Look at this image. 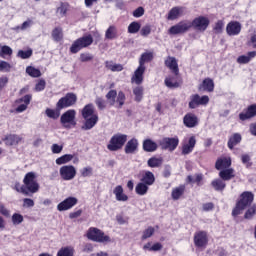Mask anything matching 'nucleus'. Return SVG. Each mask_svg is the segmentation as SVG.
I'll return each instance as SVG.
<instances>
[{"instance_id":"obj_46","label":"nucleus","mask_w":256,"mask_h":256,"mask_svg":"<svg viewBox=\"0 0 256 256\" xmlns=\"http://www.w3.org/2000/svg\"><path fill=\"white\" fill-rule=\"evenodd\" d=\"M163 164V160L161 158H155L152 157L148 160V167H161V165Z\"/></svg>"},{"instance_id":"obj_3","label":"nucleus","mask_w":256,"mask_h":256,"mask_svg":"<svg viewBox=\"0 0 256 256\" xmlns=\"http://www.w3.org/2000/svg\"><path fill=\"white\" fill-rule=\"evenodd\" d=\"M23 183L28 193L39 192V183L37 182V174L35 172H28L23 179Z\"/></svg>"},{"instance_id":"obj_22","label":"nucleus","mask_w":256,"mask_h":256,"mask_svg":"<svg viewBox=\"0 0 256 256\" xmlns=\"http://www.w3.org/2000/svg\"><path fill=\"white\" fill-rule=\"evenodd\" d=\"M137 149H139V140H137L136 138H132L126 143L125 153L127 155H133V153H135Z\"/></svg>"},{"instance_id":"obj_34","label":"nucleus","mask_w":256,"mask_h":256,"mask_svg":"<svg viewBox=\"0 0 256 256\" xmlns=\"http://www.w3.org/2000/svg\"><path fill=\"white\" fill-rule=\"evenodd\" d=\"M165 85L166 87H169V89H175L179 87V82H177V75L174 74V76L166 77Z\"/></svg>"},{"instance_id":"obj_8","label":"nucleus","mask_w":256,"mask_h":256,"mask_svg":"<svg viewBox=\"0 0 256 256\" xmlns=\"http://www.w3.org/2000/svg\"><path fill=\"white\" fill-rule=\"evenodd\" d=\"M59 173L63 181H73L77 175V169L73 165H64L60 167Z\"/></svg>"},{"instance_id":"obj_36","label":"nucleus","mask_w":256,"mask_h":256,"mask_svg":"<svg viewBox=\"0 0 256 256\" xmlns=\"http://www.w3.org/2000/svg\"><path fill=\"white\" fill-rule=\"evenodd\" d=\"M239 143H241V134L235 133L229 138L228 147L229 149H233V147L239 145Z\"/></svg>"},{"instance_id":"obj_7","label":"nucleus","mask_w":256,"mask_h":256,"mask_svg":"<svg viewBox=\"0 0 256 256\" xmlns=\"http://www.w3.org/2000/svg\"><path fill=\"white\" fill-rule=\"evenodd\" d=\"M210 23L211 22L209 21L208 17L198 16L192 22H190V25L193 27V29H195V31H200V33H203L207 31Z\"/></svg>"},{"instance_id":"obj_64","label":"nucleus","mask_w":256,"mask_h":256,"mask_svg":"<svg viewBox=\"0 0 256 256\" xmlns=\"http://www.w3.org/2000/svg\"><path fill=\"white\" fill-rule=\"evenodd\" d=\"M57 14L60 17H65V15L67 14V4H61L58 8H57Z\"/></svg>"},{"instance_id":"obj_35","label":"nucleus","mask_w":256,"mask_h":256,"mask_svg":"<svg viewBox=\"0 0 256 256\" xmlns=\"http://www.w3.org/2000/svg\"><path fill=\"white\" fill-rule=\"evenodd\" d=\"M142 183H144L145 185H153V183H155V175H153V172L147 171L145 172V174L143 175L142 179H141Z\"/></svg>"},{"instance_id":"obj_56","label":"nucleus","mask_w":256,"mask_h":256,"mask_svg":"<svg viewBox=\"0 0 256 256\" xmlns=\"http://www.w3.org/2000/svg\"><path fill=\"white\" fill-rule=\"evenodd\" d=\"M0 71L4 73H9L11 71V64H9V62L0 60Z\"/></svg>"},{"instance_id":"obj_11","label":"nucleus","mask_w":256,"mask_h":256,"mask_svg":"<svg viewBox=\"0 0 256 256\" xmlns=\"http://www.w3.org/2000/svg\"><path fill=\"white\" fill-rule=\"evenodd\" d=\"M189 107L190 109H197L199 105H207L209 103V96H199V94H194L190 97Z\"/></svg>"},{"instance_id":"obj_49","label":"nucleus","mask_w":256,"mask_h":256,"mask_svg":"<svg viewBox=\"0 0 256 256\" xmlns=\"http://www.w3.org/2000/svg\"><path fill=\"white\" fill-rule=\"evenodd\" d=\"M212 187H214L216 191H223V189H225V182L220 179L214 180L212 181Z\"/></svg>"},{"instance_id":"obj_51","label":"nucleus","mask_w":256,"mask_h":256,"mask_svg":"<svg viewBox=\"0 0 256 256\" xmlns=\"http://www.w3.org/2000/svg\"><path fill=\"white\" fill-rule=\"evenodd\" d=\"M117 97V91L110 90L106 94V99L109 101L110 105H115V98Z\"/></svg>"},{"instance_id":"obj_40","label":"nucleus","mask_w":256,"mask_h":256,"mask_svg":"<svg viewBox=\"0 0 256 256\" xmlns=\"http://www.w3.org/2000/svg\"><path fill=\"white\" fill-rule=\"evenodd\" d=\"M71 161H73V155L72 154H65V155L56 159V165H65V164H67Z\"/></svg>"},{"instance_id":"obj_25","label":"nucleus","mask_w":256,"mask_h":256,"mask_svg":"<svg viewBox=\"0 0 256 256\" xmlns=\"http://www.w3.org/2000/svg\"><path fill=\"white\" fill-rule=\"evenodd\" d=\"M85 122L84 125L82 126V129L84 131H90V129H93L95 125H97V122L99 121V116H91L88 118H84Z\"/></svg>"},{"instance_id":"obj_63","label":"nucleus","mask_w":256,"mask_h":256,"mask_svg":"<svg viewBox=\"0 0 256 256\" xmlns=\"http://www.w3.org/2000/svg\"><path fill=\"white\" fill-rule=\"evenodd\" d=\"M153 233H155V228H153V227H148V228L143 232L142 239H143V240L149 239V237H151V236L153 235Z\"/></svg>"},{"instance_id":"obj_13","label":"nucleus","mask_w":256,"mask_h":256,"mask_svg":"<svg viewBox=\"0 0 256 256\" xmlns=\"http://www.w3.org/2000/svg\"><path fill=\"white\" fill-rule=\"evenodd\" d=\"M207 243H209V239L207 238V232L198 231L194 234V244L196 247L200 249H205L207 247Z\"/></svg>"},{"instance_id":"obj_30","label":"nucleus","mask_w":256,"mask_h":256,"mask_svg":"<svg viewBox=\"0 0 256 256\" xmlns=\"http://www.w3.org/2000/svg\"><path fill=\"white\" fill-rule=\"evenodd\" d=\"M183 193H185V186L180 185L172 189L171 197L174 201H179L183 196Z\"/></svg>"},{"instance_id":"obj_17","label":"nucleus","mask_w":256,"mask_h":256,"mask_svg":"<svg viewBox=\"0 0 256 256\" xmlns=\"http://www.w3.org/2000/svg\"><path fill=\"white\" fill-rule=\"evenodd\" d=\"M145 69L146 68L143 66H138L132 75L131 83H135V85H141V83H143V75H145Z\"/></svg>"},{"instance_id":"obj_1","label":"nucleus","mask_w":256,"mask_h":256,"mask_svg":"<svg viewBox=\"0 0 256 256\" xmlns=\"http://www.w3.org/2000/svg\"><path fill=\"white\" fill-rule=\"evenodd\" d=\"M253 199H254L253 193L251 192L242 193L240 201L237 202L236 207L232 211L233 217H237V215H241V213H243V211H245V209H247V207H249V205L253 203Z\"/></svg>"},{"instance_id":"obj_14","label":"nucleus","mask_w":256,"mask_h":256,"mask_svg":"<svg viewBox=\"0 0 256 256\" xmlns=\"http://www.w3.org/2000/svg\"><path fill=\"white\" fill-rule=\"evenodd\" d=\"M191 29V22H180L169 29L170 35H179Z\"/></svg>"},{"instance_id":"obj_2","label":"nucleus","mask_w":256,"mask_h":256,"mask_svg":"<svg viewBox=\"0 0 256 256\" xmlns=\"http://www.w3.org/2000/svg\"><path fill=\"white\" fill-rule=\"evenodd\" d=\"M87 238L90 239V241H95L96 243H111V237H109V235H105V232L95 227L89 228Z\"/></svg>"},{"instance_id":"obj_20","label":"nucleus","mask_w":256,"mask_h":256,"mask_svg":"<svg viewBox=\"0 0 256 256\" xmlns=\"http://www.w3.org/2000/svg\"><path fill=\"white\" fill-rule=\"evenodd\" d=\"M165 65L172 71V73H174V75H179V64L175 57L168 56L165 60Z\"/></svg>"},{"instance_id":"obj_61","label":"nucleus","mask_w":256,"mask_h":256,"mask_svg":"<svg viewBox=\"0 0 256 256\" xmlns=\"http://www.w3.org/2000/svg\"><path fill=\"white\" fill-rule=\"evenodd\" d=\"M15 190L18 192V193H23V195H29V191H27V188L24 185H21L20 183H16L15 184Z\"/></svg>"},{"instance_id":"obj_10","label":"nucleus","mask_w":256,"mask_h":256,"mask_svg":"<svg viewBox=\"0 0 256 256\" xmlns=\"http://www.w3.org/2000/svg\"><path fill=\"white\" fill-rule=\"evenodd\" d=\"M160 146L162 149H167L168 151H175L179 146V137L175 136L173 138H163L160 141Z\"/></svg>"},{"instance_id":"obj_32","label":"nucleus","mask_w":256,"mask_h":256,"mask_svg":"<svg viewBox=\"0 0 256 256\" xmlns=\"http://www.w3.org/2000/svg\"><path fill=\"white\" fill-rule=\"evenodd\" d=\"M143 149L147 153H153V151H157V143L153 142L151 139H146L143 142Z\"/></svg>"},{"instance_id":"obj_45","label":"nucleus","mask_w":256,"mask_h":256,"mask_svg":"<svg viewBox=\"0 0 256 256\" xmlns=\"http://www.w3.org/2000/svg\"><path fill=\"white\" fill-rule=\"evenodd\" d=\"M106 67H107V69H110V71H113V72H119L123 69V65L115 64L111 61L106 62Z\"/></svg>"},{"instance_id":"obj_58","label":"nucleus","mask_w":256,"mask_h":256,"mask_svg":"<svg viewBox=\"0 0 256 256\" xmlns=\"http://www.w3.org/2000/svg\"><path fill=\"white\" fill-rule=\"evenodd\" d=\"M23 221V215L19 213H15L12 215V223L13 225H21V222Z\"/></svg>"},{"instance_id":"obj_33","label":"nucleus","mask_w":256,"mask_h":256,"mask_svg":"<svg viewBox=\"0 0 256 256\" xmlns=\"http://www.w3.org/2000/svg\"><path fill=\"white\" fill-rule=\"evenodd\" d=\"M256 57V51L248 52L247 55H242L237 58V63H240L241 65H245L246 63H249L252 59Z\"/></svg>"},{"instance_id":"obj_37","label":"nucleus","mask_w":256,"mask_h":256,"mask_svg":"<svg viewBox=\"0 0 256 256\" xmlns=\"http://www.w3.org/2000/svg\"><path fill=\"white\" fill-rule=\"evenodd\" d=\"M149 61H153V53L151 52L143 53L139 59V66L145 67V63H149Z\"/></svg>"},{"instance_id":"obj_44","label":"nucleus","mask_w":256,"mask_h":256,"mask_svg":"<svg viewBox=\"0 0 256 256\" xmlns=\"http://www.w3.org/2000/svg\"><path fill=\"white\" fill-rule=\"evenodd\" d=\"M114 105L118 109H121V107H123V105H125V93H123L121 91L118 92L117 99H116Z\"/></svg>"},{"instance_id":"obj_50","label":"nucleus","mask_w":256,"mask_h":256,"mask_svg":"<svg viewBox=\"0 0 256 256\" xmlns=\"http://www.w3.org/2000/svg\"><path fill=\"white\" fill-rule=\"evenodd\" d=\"M255 215H256V204H253L250 208H248L244 217L245 219H253Z\"/></svg>"},{"instance_id":"obj_55","label":"nucleus","mask_w":256,"mask_h":256,"mask_svg":"<svg viewBox=\"0 0 256 256\" xmlns=\"http://www.w3.org/2000/svg\"><path fill=\"white\" fill-rule=\"evenodd\" d=\"M188 183H201L203 180V175L201 174H196L194 176H188Z\"/></svg>"},{"instance_id":"obj_38","label":"nucleus","mask_w":256,"mask_h":256,"mask_svg":"<svg viewBox=\"0 0 256 256\" xmlns=\"http://www.w3.org/2000/svg\"><path fill=\"white\" fill-rule=\"evenodd\" d=\"M6 145H19L21 143V138L18 135L11 134L5 139Z\"/></svg>"},{"instance_id":"obj_43","label":"nucleus","mask_w":256,"mask_h":256,"mask_svg":"<svg viewBox=\"0 0 256 256\" xmlns=\"http://www.w3.org/2000/svg\"><path fill=\"white\" fill-rule=\"evenodd\" d=\"M143 86H136L133 88V94L135 95V101L138 103L143 99Z\"/></svg>"},{"instance_id":"obj_53","label":"nucleus","mask_w":256,"mask_h":256,"mask_svg":"<svg viewBox=\"0 0 256 256\" xmlns=\"http://www.w3.org/2000/svg\"><path fill=\"white\" fill-rule=\"evenodd\" d=\"M82 177H91L93 175V168L91 166L84 167L80 170Z\"/></svg>"},{"instance_id":"obj_15","label":"nucleus","mask_w":256,"mask_h":256,"mask_svg":"<svg viewBox=\"0 0 256 256\" xmlns=\"http://www.w3.org/2000/svg\"><path fill=\"white\" fill-rule=\"evenodd\" d=\"M33 96L31 94H27L22 98H19L16 100V113H23L24 111H27V107H29V103H31V99Z\"/></svg>"},{"instance_id":"obj_28","label":"nucleus","mask_w":256,"mask_h":256,"mask_svg":"<svg viewBox=\"0 0 256 256\" xmlns=\"http://www.w3.org/2000/svg\"><path fill=\"white\" fill-rule=\"evenodd\" d=\"M119 37V31L117 30V27L111 25L105 32V39H109L110 41H113V39H117Z\"/></svg>"},{"instance_id":"obj_60","label":"nucleus","mask_w":256,"mask_h":256,"mask_svg":"<svg viewBox=\"0 0 256 256\" xmlns=\"http://www.w3.org/2000/svg\"><path fill=\"white\" fill-rule=\"evenodd\" d=\"M5 55H13V49L9 46H2L0 51V57H5Z\"/></svg>"},{"instance_id":"obj_47","label":"nucleus","mask_w":256,"mask_h":256,"mask_svg":"<svg viewBox=\"0 0 256 256\" xmlns=\"http://www.w3.org/2000/svg\"><path fill=\"white\" fill-rule=\"evenodd\" d=\"M140 29H141V24L139 22H132L128 26V33H131V34L139 33Z\"/></svg>"},{"instance_id":"obj_57","label":"nucleus","mask_w":256,"mask_h":256,"mask_svg":"<svg viewBox=\"0 0 256 256\" xmlns=\"http://www.w3.org/2000/svg\"><path fill=\"white\" fill-rule=\"evenodd\" d=\"M33 55V51L32 50H19L18 51V57H20V59H29V57H31Z\"/></svg>"},{"instance_id":"obj_26","label":"nucleus","mask_w":256,"mask_h":256,"mask_svg":"<svg viewBox=\"0 0 256 256\" xmlns=\"http://www.w3.org/2000/svg\"><path fill=\"white\" fill-rule=\"evenodd\" d=\"M113 194L116 197V201H122V202L129 201V196L125 194L123 190V186L121 185H118L114 188Z\"/></svg>"},{"instance_id":"obj_23","label":"nucleus","mask_w":256,"mask_h":256,"mask_svg":"<svg viewBox=\"0 0 256 256\" xmlns=\"http://www.w3.org/2000/svg\"><path fill=\"white\" fill-rule=\"evenodd\" d=\"M196 144L197 140L195 139V136L190 137L188 143H184L182 146V154L189 155V153H193Z\"/></svg>"},{"instance_id":"obj_18","label":"nucleus","mask_w":256,"mask_h":256,"mask_svg":"<svg viewBox=\"0 0 256 256\" xmlns=\"http://www.w3.org/2000/svg\"><path fill=\"white\" fill-rule=\"evenodd\" d=\"M199 91H206L207 93H213L215 89V82L211 78H205L198 87Z\"/></svg>"},{"instance_id":"obj_27","label":"nucleus","mask_w":256,"mask_h":256,"mask_svg":"<svg viewBox=\"0 0 256 256\" xmlns=\"http://www.w3.org/2000/svg\"><path fill=\"white\" fill-rule=\"evenodd\" d=\"M183 15V7H173L167 16L168 21H175V19H179V16Z\"/></svg>"},{"instance_id":"obj_4","label":"nucleus","mask_w":256,"mask_h":256,"mask_svg":"<svg viewBox=\"0 0 256 256\" xmlns=\"http://www.w3.org/2000/svg\"><path fill=\"white\" fill-rule=\"evenodd\" d=\"M93 43V36L86 35L81 38H78L72 46L70 47L71 53H79L81 49H85V47H89V45H92Z\"/></svg>"},{"instance_id":"obj_16","label":"nucleus","mask_w":256,"mask_h":256,"mask_svg":"<svg viewBox=\"0 0 256 256\" xmlns=\"http://www.w3.org/2000/svg\"><path fill=\"white\" fill-rule=\"evenodd\" d=\"M226 32L227 35L230 37H235L236 35H239L241 33V23L237 21H231L226 26Z\"/></svg>"},{"instance_id":"obj_48","label":"nucleus","mask_w":256,"mask_h":256,"mask_svg":"<svg viewBox=\"0 0 256 256\" xmlns=\"http://www.w3.org/2000/svg\"><path fill=\"white\" fill-rule=\"evenodd\" d=\"M52 37L54 39V41H61V39H63V30L61 28H55L52 31Z\"/></svg>"},{"instance_id":"obj_42","label":"nucleus","mask_w":256,"mask_h":256,"mask_svg":"<svg viewBox=\"0 0 256 256\" xmlns=\"http://www.w3.org/2000/svg\"><path fill=\"white\" fill-rule=\"evenodd\" d=\"M75 253V249L73 247H64L60 249L57 253V256H73Z\"/></svg>"},{"instance_id":"obj_31","label":"nucleus","mask_w":256,"mask_h":256,"mask_svg":"<svg viewBox=\"0 0 256 256\" xmlns=\"http://www.w3.org/2000/svg\"><path fill=\"white\" fill-rule=\"evenodd\" d=\"M219 177H221L223 181H231V179L235 177V170L233 168L222 170L219 173Z\"/></svg>"},{"instance_id":"obj_39","label":"nucleus","mask_w":256,"mask_h":256,"mask_svg":"<svg viewBox=\"0 0 256 256\" xmlns=\"http://www.w3.org/2000/svg\"><path fill=\"white\" fill-rule=\"evenodd\" d=\"M135 191L137 195H147L149 191V186L143 182H140L136 185Z\"/></svg>"},{"instance_id":"obj_29","label":"nucleus","mask_w":256,"mask_h":256,"mask_svg":"<svg viewBox=\"0 0 256 256\" xmlns=\"http://www.w3.org/2000/svg\"><path fill=\"white\" fill-rule=\"evenodd\" d=\"M97 116L95 113V107L93 104H88L82 109V117L83 119H87L89 117Z\"/></svg>"},{"instance_id":"obj_41","label":"nucleus","mask_w":256,"mask_h":256,"mask_svg":"<svg viewBox=\"0 0 256 256\" xmlns=\"http://www.w3.org/2000/svg\"><path fill=\"white\" fill-rule=\"evenodd\" d=\"M26 73H27V75H29L30 77H33V78L41 77V70H39L38 68H35L33 66H28L26 68Z\"/></svg>"},{"instance_id":"obj_54","label":"nucleus","mask_w":256,"mask_h":256,"mask_svg":"<svg viewBox=\"0 0 256 256\" xmlns=\"http://www.w3.org/2000/svg\"><path fill=\"white\" fill-rule=\"evenodd\" d=\"M45 85H47V83L45 82V80L40 79L37 84L35 85L34 91H36V93H39L41 91H45Z\"/></svg>"},{"instance_id":"obj_21","label":"nucleus","mask_w":256,"mask_h":256,"mask_svg":"<svg viewBox=\"0 0 256 256\" xmlns=\"http://www.w3.org/2000/svg\"><path fill=\"white\" fill-rule=\"evenodd\" d=\"M256 115V104L250 105L245 112L239 114V119L241 121H247Z\"/></svg>"},{"instance_id":"obj_52","label":"nucleus","mask_w":256,"mask_h":256,"mask_svg":"<svg viewBox=\"0 0 256 256\" xmlns=\"http://www.w3.org/2000/svg\"><path fill=\"white\" fill-rule=\"evenodd\" d=\"M225 27V22L223 20H219L214 25V33L220 34L223 33V29Z\"/></svg>"},{"instance_id":"obj_6","label":"nucleus","mask_w":256,"mask_h":256,"mask_svg":"<svg viewBox=\"0 0 256 256\" xmlns=\"http://www.w3.org/2000/svg\"><path fill=\"white\" fill-rule=\"evenodd\" d=\"M76 115L77 112L73 109L62 114L60 121L65 129H71V127H75V125H77V122L75 121Z\"/></svg>"},{"instance_id":"obj_12","label":"nucleus","mask_w":256,"mask_h":256,"mask_svg":"<svg viewBox=\"0 0 256 256\" xmlns=\"http://www.w3.org/2000/svg\"><path fill=\"white\" fill-rule=\"evenodd\" d=\"M77 203H79V200L76 197L70 196L57 205V210L60 212L69 211V209H73Z\"/></svg>"},{"instance_id":"obj_5","label":"nucleus","mask_w":256,"mask_h":256,"mask_svg":"<svg viewBox=\"0 0 256 256\" xmlns=\"http://www.w3.org/2000/svg\"><path fill=\"white\" fill-rule=\"evenodd\" d=\"M125 143H127V135L116 134L110 139V142L107 145V149L109 151H119V149H122Z\"/></svg>"},{"instance_id":"obj_24","label":"nucleus","mask_w":256,"mask_h":256,"mask_svg":"<svg viewBox=\"0 0 256 256\" xmlns=\"http://www.w3.org/2000/svg\"><path fill=\"white\" fill-rule=\"evenodd\" d=\"M215 167L218 171L231 167V157H221L216 161Z\"/></svg>"},{"instance_id":"obj_9","label":"nucleus","mask_w":256,"mask_h":256,"mask_svg":"<svg viewBox=\"0 0 256 256\" xmlns=\"http://www.w3.org/2000/svg\"><path fill=\"white\" fill-rule=\"evenodd\" d=\"M77 103V95L74 93H67L65 97H62L57 102V108L58 109H65L67 107H73Z\"/></svg>"},{"instance_id":"obj_59","label":"nucleus","mask_w":256,"mask_h":256,"mask_svg":"<svg viewBox=\"0 0 256 256\" xmlns=\"http://www.w3.org/2000/svg\"><path fill=\"white\" fill-rule=\"evenodd\" d=\"M46 115L50 119H59V112H57L56 110L50 109V108L46 109Z\"/></svg>"},{"instance_id":"obj_19","label":"nucleus","mask_w":256,"mask_h":256,"mask_svg":"<svg viewBox=\"0 0 256 256\" xmlns=\"http://www.w3.org/2000/svg\"><path fill=\"white\" fill-rule=\"evenodd\" d=\"M183 123L185 127L192 129L193 127H197L199 123V118H197L195 114L189 113L184 116Z\"/></svg>"},{"instance_id":"obj_62","label":"nucleus","mask_w":256,"mask_h":256,"mask_svg":"<svg viewBox=\"0 0 256 256\" xmlns=\"http://www.w3.org/2000/svg\"><path fill=\"white\" fill-rule=\"evenodd\" d=\"M140 34L142 37H148V35H151V25L146 24L141 28Z\"/></svg>"}]
</instances>
